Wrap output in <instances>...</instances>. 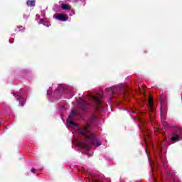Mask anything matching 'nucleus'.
<instances>
[{
	"mask_svg": "<svg viewBox=\"0 0 182 182\" xmlns=\"http://www.w3.org/2000/svg\"><path fill=\"white\" fill-rule=\"evenodd\" d=\"M149 112L151 113H154V107L153 105V97L151 96L149 97Z\"/></svg>",
	"mask_w": 182,
	"mask_h": 182,
	"instance_id": "4",
	"label": "nucleus"
},
{
	"mask_svg": "<svg viewBox=\"0 0 182 182\" xmlns=\"http://www.w3.org/2000/svg\"><path fill=\"white\" fill-rule=\"evenodd\" d=\"M53 17L55 19H58V21H61L62 22H65L66 21H68V15L66 14H55L53 16Z\"/></svg>",
	"mask_w": 182,
	"mask_h": 182,
	"instance_id": "3",
	"label": "nucleus"
},
{
	"mask_svg": "<svg viewBox=\"0 0 182 182\" xmlns=\"http://www.w3.org/2000/svg\"><path fill=\"white\" fill-rule=\"evenodd\" d=\"M82 103H83V105H85V106H87V105H89V102H87L86 100H82Z\"/></svg>",
	"mask_w": 182,
	"mask_h": 182,
	"instance_id": "10",
	"label": "nucleus"
},
{
	"mask_svg": "<svg viewBox=\"0 0 182 182\" xmlns=\"http://www.w3.org/2000/svg\"><path fill=\"white\" fill-rule=\"evenodd\" d=\"M62 9H64L65 11H68L70 9V6L69 4H62L61 6Z\"/></svg>",
	"mask_w": 182,
	"mask_h": 182,
	"instance_id": "6",
	"label": "nucleus"
},
{
	"mask_svg": "<svg viewBox=\"0 0 182 182\" xmlns=\"http://www.w3.org/2000/svg\"><path fill=\"white\" fill-rule=\"evenodd\" d=\"M27 5L28 6H35V1H27Z\"/></svg>",
	"mask_w": 182,
	"mask_h": 182,
	"instance_id": "8",
	"label": "nucleus"
},
{
	"mask_svg": "<svg viewBox=\"0 0 182 182\" xmlns=\"http://www.w3.org/2000/svg\"><path fill=\"white\" fill-rule=\"evenodd\" d=\"M14 96H15L17 99V100H19V103L21 104L22 102H23V98L21 96V94L17 92L16 94H14Z\"/></svg>",
	"mask_w": 182,
	"mask_h": 182,
	"instance_id": "5",
	"label": "nucleus"
},
{
	"mask_svg": "<svg viewBox=\"0 0 182 182\" xmlns=\"http://www.w3.org/2000/svg\"><path fill=\"white\" fill-rule=\"evenodd\" d=\"M102 97H103V95H102V93L97 94L96 95H90V99L94 102H96L97 105H100L102 102Z\"/></svg>",
	"mask_w": 182,
	"mask_h": 182,
	"instance_id": "2",
	"label": "nucleus"
},
{
	"mask_svg": "<svg viewBox=\"0 0 182 182\" xmlns=\"http://www.w3.org/2000/svg\"><path fill=\"white\" fill-rule=\"evenodd\" d=\"M179 139H180V136H178V135H173V136L172 137L173 143H176V141H178Z\"/></svg>",
	"mask_w": 182,
	"mask_h": 182,
	"instance_id": "7",
	"label": "nucleus"
},
{
	"mask_svg": "<svg viewBox=\"0 0 182 182\" xmlns=\"http://www.w3.org/2000/svg\"><path fill=\"white\" fill-rule=\"evenodd\" d=\"M32 173H35V169H31Z\"/></svg>",
	"mask_w": 182,
	"mask_h": 182,
	"instance_id": "11",
	"label": "nucleus"
},
{
	"mask_svg": "<svg viewBox=\"0 0 182 182\" xmlns=\"http://www.w3.org/2000/svg\"><path fill=\"white\" fill-rule=\"evenodd\" d=\"M75 115L76 111L73 110L67 119V127H71L72 129L76 127L77 133L85 136V139L90 140V143H91V144H95L97 147H99V146H100V142L96 139L95 134L90 132V126H89V124H87L85 128H81L79 127V124L73 122V121H71L72 118L75 117Z\"/></svg>",
	"mask_w": 182,
	"mask_h": 182,
	"instance_id": "1",
	"label": "nucleus"
},
{
	"mask_svg": "<svg viewBox=\"0 0 182 182\" xmlns=\"http://www.w3.org/2000/svg\"><path fill=\"white\" fill-rule=\"evenodd\" d=\"M181 134H182V130L181 131Z\"/></svg>",
	"mask_w": 182,
	"mask_h": 182,
	"instance_id": "12",
	"label": "nucleus"
},
{
	"mask_svg": "<svg viewBox=\"0 0 182 182\" xmlns=\"http://www.w3.org/2000/svg\"><path fill=\"white\" fill-rule=\"evenodd\" d=\"M80 147H82V149H85V148H86V146H87V144L84 142H80Z\"/></svg>",
	"mask_w": 182,
	"mask_h": 182,
	"instance_id": "9",
	"label": "nucleus"
}]
</instances>
